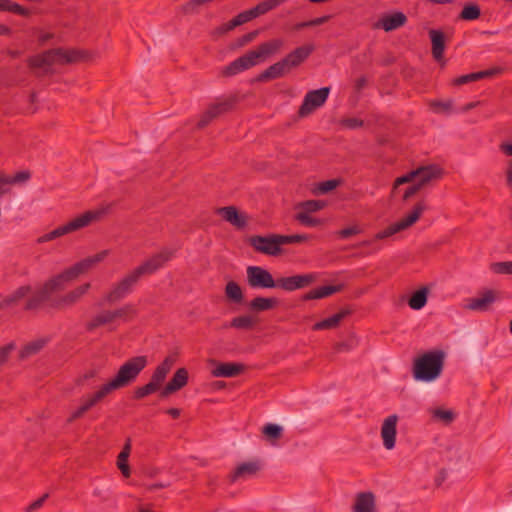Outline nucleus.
Instances as JSON below:
<instances>
[{
    "label": "nucleus",
    "instance_id": "9d476101",
    "mask_svg": "<svg viewBox=\"0 0 512 512\" xmlns=\"http://www.w3.org/2000/svg\"><path fill=\"white\" fill-rule=\"evenodd\" d=\"M250 245L260 253L276 256L281 253V235L253 236L250 238Z\"/></svg>",
    "mask_w": 512,
    "mask_h": 512
},
{
    "label": "nucleus",
    "instance_id": "e433bc0d",
    "mask_svg": "<svg viewBox=\"0 0 512 512\" xmlns=\"http://www.w3.org/2000/svg\"><path fill=\"white\" fill-rule=\"evenodd\" d=\"M278 304V300L276 298H266V297H255L249 303V308L255 312L268 311L276 307Z\"/></svg>",
    "mask_w": 512,
    "mask_h": 512
},
{
    "label": "nucleus",
    "instance_id": "a878e982",
    "mask_svg": "<svg viewBox=\"0 0 512 512\" xmlns=\"http://www.w3.org/2000/svg\"><path fill=\"white\" fill-rule=\"evenodd\" d=\"M376 499L372 492H360L355 497L352 512H376Z\"/></svg>",
    "mask_w": 512,
    "mask_h": 512
},
{
    "label": "nucleus",
    "instance_id": "e2e57ef3",
    "mask_svg": "<svg viewBox=\"0 0 512 512\" xmlns=\"http://www.w3.org/2000/svg\"><path fill=\"white\" fill-rule=\"evenodd\" d=\"M47 498H48V494H44L42 497H40L39 499H37L36 501H34L33 503H31L29 505L28 511H34V510L40 508Z\"/></svg>",
    "mask_w": 512,
    "mask_h": 512
},
{
    "label": "nucleus",
    "instance_id": "a18cd8bd",
    "mask_svg": "<svg viewBox=\"0 0 512 512\" xmlns=\"http://www.w3.org/2000/svg\"><path fill=\"white\" fill-rule=\"evenodd\" d=\"M46 344L44 339H38L26 344L20 351V357L26 358L38 353Z\"/></svg>",
    "mask_w": 512,
    "mask_h": 512
},
{
    "label": "nucleus",
    "instance_id": "bb28decb",
    "mask_svg": "<svg viewBox=\"0 0 512 512\" xmlns=\"http://www.w3.org/2000/svg\"><path fill=\"white\" fill-rule=\"evenodd\" d=\"M501 72H502V68H500V67H494V68L487 69L484 71L473 72V73H469V74L462 75V76L455 78L452 81V84L455 86H460V85H464V84H467L470 82L479 81L484 78L493 77L495 75L500 74Z\"/></svg>",
    "mask_w": 512,
    "mask_h": 512
},
{
    "label": "nucleus",
    "instance_id": "f8f14e48",
    "mask_svg": "<svg viewBox=\"0 0 512 512\" xmlns=\"http://www.w3.org/2000/svg\"><path fill=\"white\" fill-rule=\"evenodd\" d=\"M330 89L323 87L317 90L309 91L299 108V115L304 117L312 113L315 109L321 107L327 100Z\"/></svg>",
    "mask_w": 512,
    "mask_h": 512
},
{
    "label": "nucleus",
    "instance_id": "2eb2a0df",
    "mask_svg": "<svg viewBox=\"0 0 512 512\" xmlns=\"http://www.w3.org/2000/svg\"><path fill=\"white\" fill-rule=\"evenodd\" d=\"M499 298V293L493 289H486L477 297L468 299L465 308L471 311L485 312Z\"/></svg>",
    "mask_w": 512,
    "mask_h": 512
},
{
    "label": "nucleus",
    "instance_id": "39448f33",
    "mask_svg": "<svg viewBox=\"0 0 512 512\" xmlns=\"http://www.w3.org/2000/svg\"><path fill=\"white\" fill-rule=\"evenodd\" d=\"M446 353L435 349L428 351L414 360L413 377L415 380L431 382L437 379L444 368Z\"/></svg>",
    "mask_w": 512,
    "mask_h": 512
},
{
    "label": "nucleus",
    "instance_id": "c756f323",
    "mask_svg": "<svg viewBox=\"0 0 512 512\" xmlns=\"http://www.w3.org/2000/svg\"><path fill=\"white\" fill-rule=\"evenodd\" d=\"M429 37L432 44V56L436 61H441L445 51V35L441 30L431 29Z\"/></svg>",
    "mask_w": 512,
    "mask_h": 512
},
{
    "label": "nucleus",
    "instance_id": "864d4df0",
    "mask_svg": "<svg viewBox=\"0 0 512 512\" xmlns=\"http://www.w3.org/2000/svg\"><path fill=\"white\" fill-rule=\"evenodd\" d=\"M339 184H340V181L337 179L327 180V181L321 182L318 185L317 190L321 194H326V193L332 191L333 189H335Z\"/></svg>",
    "mask_w": 512,
    "mask_h": 512
},
{
    "label": "nucleus",
    "instance_id": "f03ea898",
    "mask_svg": "<svg viewBox=\"0 0 512 512\" xmlns=\"http://www.w3.org/2000/svg\"><path fill=\"white\" fill-rule=\"evenodd\" d=\"M83 58V52L79 50H64L61 48L50 49L41 54L29 57L28 66L34 71L36 76H41L50 72L55 64H68L77 62Z\"/></svg>",
    "mask_w": 512,
    "mask_h": 512
},
{
    "label": "nucleus",
    "instance_id": "4d7b16f0",
    "mask_svg": "<svg viewBox=\"0 0 512 512\" xmlns=\"http://www.w3.org/2000/svg\"><path fill=\"white\" fill-rule=\"evenodd\" d=\"M178 358V352H172L162 362V378L164 377L165 371L169 370Z\"/></svg>",
    "mask_w": 512,
    "mask_h": 512
},
{
    "label": "nucleus",
    "instance_id": "2f4dec72",
    "mask_svg": "<svg viewBox=\"0 0 512 512\" xmlns=\"http://www.w3.org/2000/svg\"><path fill=\"white\" fill-rule=\"evenodd\" d=\"M160 267V256L154 255L150 259L132 270L133 274L140 280L142 277L155 273Z\"/></svg>",
    "mask_w": 512,
    "mask_h": 512
},
{
    "label": "nucleus",
    "instance_id": "774afa93",
    "mask_svg": "<svg viewBox=\"0 0 512 512\" xmlns=\"http://www.w3.org/2000/svg\"><path fill=\"white\" fill-rule=\"evenodd\" d=\"M501 151L508 156H512V143L501 144Z\"/></svg>",
    "mask_w": 512,
    "mask_h": 512
},
{
    "label": "nucleus",
    "instance_id": "a211bd4d",
    "mask_svg": "<svg viewBox=\"0 0 512 512\" xmlns=\"http://www.w3.org/2000/svg\"><path fill=\"white\" fill-rule=\"evenodd\" d=\"M109 253V250H102L93 256H89L75 263L73 266L68 268L70 270V273L72 274V277L76 279L81 274L86 273L95 265L102 262L109 255Z\"/></svg>",
    "mask_w": 512,
    "mask_h": 512
},
{
    "label": "nucleus",
    "instance_id": "58836bf2",
    "mask_svg": "<svg viewBox=\"0 0 512 512\" xmlns=\"http://www.w3.org/2000/svg\"><path fill=\"white\" fill-rule=\"evenodd\" d=\"M428 289L422 287L412 294L408 300V305L413 310H420L427 303Z\"/></svg>",
    "mask_w": 512,
    "mask_h": 512
},
{
    "label": "nucleus",
    "instance_id": "ea45409f",
    "mask_svg": "<svg viewBox=\"0 0 512 512\" xmlns=\"http://www.w3.org/2000/svg\"><path fill=\"white\" fill-rule=\"evenodd\" d=\"M344 316H345L344 312L336 313V314L332 315L331 317H328L322 321L315 323L312 329L315 331H318V330H326V329L335 328L338 326V324L344 318Z\"/></svg>",
    "mask_w": 512,
    "mask_h": 512
},
{
    "label": "nucleus",
    "instance_id": "9b49d317",
    "mask_svg": "<svg viewBox=\"0 0 512 512\" xmlns=\"http://www.w3.org/2000/svg\"><path fill=\"white\" fill-rule=\"evenodd\" d=\"M235 104L233 98H225L211 104L200 116L197 123L198 128H204L217 117L230 111Z\"/></svg>",
    "mask_w": 512,
    "mask_h": 512
},
{
    "label": "nucleus",
    "instance_id": "473e14b6",
    "mask_svg": "<svg viewBox=\"0 0 512 512\" xmlns=\"http://www.w3.org/2000/svg\"><path fill=\"white\" fill-rule=\"evenodd\" d=\"M31 293V286L24 285L17 288L10 295L6 296L0 301V308H7L17 305L21 300L26 298Z\"/></svg>",
    "mask_w": 512,
    "mask_h": 512
},
{
    "label": "nucleus",
    "instance_id": "a19ab883",
    "mask_svg": "<svg viewBox=\"0 0 512 512\" xmlns=\"http://www.w3.org/2000/svg\"><path fill=\"white\" fill-rule=\"evenodd\" d=\"M225 295L231 302L236 304L241 303L244 299L241 287L234 281H229L226 284Z\"/></svg>",
    "mask_w": 512,
    "mask_h": 512
},
{
    "label": "nucleus",
    "instance_id": "4c0bfd02",
    "mask_svg": "<svg viewBox=\"0 0 512 512\" xmlns=\"http://www.w3.org/2000/svg\"><path fill=\"white\" fill-rule=\"evenodd\" d=\"M131 445L128 441L123 447L122 451L119 453L117 457V467L121 471L122 475L125 478H128L131 474L130 467L128 464V457L130 455Z\"/></svg>",
    "mask_w": 512,
    "mask_h": 512
},
{
    "label": "nucleus",
    "instance_id": "3c124183",
    "mask_svg": "<svg viewBox=\"0 0 512 512\" xmlns=\"http://www.w3.org/2000/svg\"><path fill=\"white\" fill-rule=\"evenodd\" d=\"M432 416L445 424L451 423L454 419V413L451 410H443L440 408L434 409L432 411Z\"/></svg>",
    "mask_w": 512,
    "mask_h": 512
},
{
    "label": "nucleus",
    "instance_id": "6e6552de",
    "mask_svg": "<svg viewBox=\"0 0 512 512\" xmlns=\"http://www.w3.org/2000/svg\"><path fill=\"white\" fill-rule=\"evenodd\" d=\"M138 282L139 280L137 277L133 274L132 271H130L120 281L111 287L110 291L103 297L102 302H100L99 305L104 303L112 304L122 300L127 295L132 293Z\"/></svg>",
    "mask_w": 512,
    "mask_h": 512
},
{
    "label": "nucleus",
    "instance_id": "de8ad7c7",
    "mask_svg": "<svg viewBox=\"0 0 512 512\" xmlns=\"http://www.w3.org/2000/svg\"><path fill=\"white\" fill-rule=\"evenodd\" d=\"M490 270L495 274H512V261L493 262Z\"/></svg>",
    "mask_w": 512,
    "mask_h": 512
},
{
    "label": "nucleus",
    "instance_id": "69168bd1",
    "mask_svg": "<svg viewBox=\"0 0 512 512\" xmlns=\"http://www.w3.org/2000/svg\"><path fill=\"white\" fill-rule=\"evenodd\" d=\"M432 107L436 112L448 110L450 108L449 103H443V102H434L432 103Z\"/></svg>",
    "mask_w": 512,
    "mask_h": 512
},
{
    "label": "nucleus",
    "instance_id": "20e7f679",
    "mask_svg": "<svg viewBox=\"0 0 512 512\" xmlns=\"http://www.w3.org/2000/svg\"><path fill=\"white\" fill-rule=\"evenodd\" d=\"M313 45H303L297 47L289 54H287L280 61L270 65L257 77V81L266 82L274 79L284 77L289 74L293 69L299 67L313 52Z\"/></svg>",
    "mask_w": 512,
    "mask_h": 512
},
{
    "label": "nucleus",
    "instance_id": "79ce46f5",
    "mask_svg": "<svg viewBox=\"0 0 512 512\" xmlns=\"http://www.w3.org/2000/svg\"><path fill=\"white\" fill-rule=\"evenodd\" d=\"M287 0H265L257 4L255 7L251 8L254 17H258L260 15H263L272 9L278 7L279 5L283 4Z\"/></svg>",
    "mask_w": 512,
    "mask_h": 512
},
{
    "label": "nucleus",
    "instance_id": "7c9ffc66",
    "mask_svg": "<svg viewBox=\"0 0 512 512\" xmlns=\"http://www.w3.org/2000/svg\"><path fill=\"white\" fill-rule=\"evenodd\" d=\"M158 389H160V365L155 368L151 381L135 390L134 398L142 399L156 392Z\"/></svg>",
    "mask_w": 512,
    "mask_h": 512
},
{
    "label": "nucleus",
    "instance_id": "c9c22d12",
    "mask_svg": "<svg viewBox=\"0 0 512 512\" xmlns=\"http://www.w3.org/2000/svg\"><path fill=\"white\" fill-rule=\"evenodd\" d=\"M50 299V295L41 287L35 293H33L27 300L24 309L25 310H37L43 303Z\"/></svg>",
    "mask_w": 512,
    "mask_h": 512
},
{
    "label": "nucleus",
    "instance_id": "09e8293b",
    "mask_svg": "<svg viewBox=\"0 0 512 512\" xmlns=\"http://www.w3.org/2000/svg\"><path fill=\"white\" fill-rule=\"evenodd\" d=\"M262 432L267 438L277 440L282 436V427L269 423L263 427Z\"/></svg>",
    "mask_w": 512,
    "mask_h": 512
},
{
    "label": "nucleus",
    "instance_id": "423d86ee",
    "mask_svg": "<svg viewBox=\"0 0 512 512\" xmlns=\"http://www.w3.org/2000/svg\"><path fill=\"white\" fill-rule=\"evenodd\" d=\"M426 209V203L424 201H419L413 207L412 211L409 212L405 217H403L398 222L391 224L386 229L375 234L374 240H383L393 236L396 233L406 230L420 219L421 215Z\"/></svg>",
    "mask_w": 512,
    "mask_h": 512
},
{
    "label": "nucleus",
    "instance_id": "bf43d9fd",
    "mask_svg": "<svg viewBox=\"0 0 512 512\" xmlns=\"http://www.w3.org/2000/svg\"><path fill=\"white\" fill-rule=\"evenodd\" d=\"M6 11L12 12L17 15H27L28 11L21 5L9 0V5Z\"/></svg>",
    "mask_w": 512,
    "mask_h": 512
},
{
    "label": "nucleus",
    "instance_id": "f704fd0d",
    "mask_svg": "<svg viewBox=\"0 0 512 512\" xmlns=\"http://www.w3.org/2000/svg\"><path fill=\"white\" fill-rule=\"evenodd\" d=\"M343 288H344L343 284L318 287L316 289L309 291L305 295L304 299L313 300V299L326 298V297L331 296L332 294L342 291Z\"/></svg>",
    "mask_w": 512,
    "mask_h": 512
},
{
    "label": "nucleus",
    "instance_id": "4be33fe9",
    "mask_svg": "<svg viewBox=\"0 0 512 512\" xmlns=\"http://www.w3.org/2000/svg\"><path fill=\"white\" fill-rule=\"evenodd\" d=\"M31 178L29 171H19L13 176L0 172V197L11 192L10 185L27 182Z\"/></svg>",
    "mask_w": 512,
    "mask_h": 512
},
{
    "label": "nucleus",
    "instance_id": "603ef678",
    "mask_svg": "<svg viewBox=\"0 0 512 512\" xmlns=\"http://www.w3.org/2000/svg\"><path fill=\"white\" fill-rule=\"evenodd\" d=\"M308 239H309V236L306 234L281 235L282 245L303 243V242L307 241Z\"/></svg>",
    "mask_w": 512,
    "mask_h": 512
},
{
    "label": "nucleus",
    "instance_id": "b1692460",
    "mask_svg": "<svg viewBox=\"0 0 512 512\" xmlns=\"http://www.w3.org/2000/svg\"><path fill=\"white\" fill-rule=\"evenodd\" d=\"M73 280L75 279L67 268L62 273L46 281L42 287L51 296L55 292L62 291Z\"/></svg>",
    "mask_w": 512,
    "mask_h": 512
},
{
    "label": "nucleus",
    "instance_id": "412c9836",
    "mask_svg": "<svg viewBox=\"0 0 512 512\" xmlns=\"http://www.w3.org/2000/svg\"><path fill=\"white\" fill-rule=\"evenodd\" d=\"M284 45L285 41L283 39L274 38L261 43L256 49H254V51L262 63L266 61V59L280 52Z\"/></svg>",
    "mask_w": 512,
    "mask_h": 512
},
{
    "label": "nucleus",
    "instance_id": "7ed1b4c3",
    "mask_svg": "<svg viewBox=\"0 0 512 512\" xmlns=\"http://www.w3.org/2000/svg\"><path fill=\"white\" fill-rule=\"evenodd\" d=\"M110 206H102L94 210H88L71 219L67 223L58 226L52 231L43 234L37 239L38 244L53 241L62 236L74 233L85 227H88L91 223L100 221L105 215L108 214Z\"/></svg>",
    "mask_w": 512,
    "mask_h": 512
},
{
    "label": "nucleus",
    "instance_id": "aec40b11",
    "mask_svg": "<svg viewBox=\"0 0 512 512\" xmlns=\"http://www.w3.org/2000/svg\"><path fill=\"white\" fill-rule=\"evenodd\" d=\"M407 22V17L403 12H394L390 15L381 17L374 23V29H383L385 32H391L404 26Z\"/></svg>",
    "mask_w": 512,
    "mask_h": 512
},
{
    "label": "nucleus",
    "instance_id": "338daca9",
    "mask_svg": "<svg viewBox=\"0 0 512 512\" xmlns=\"http://www.w3.org/2000/svg\"><path fill=\"white\" fill-rule=\"evenodd\" d=\"M506 182L507 185L512 188V160L508 163V168L506 170Z\"/></svg>",
    "mask_w": 512,
    "mask_h": 512
},
{
    "label": "nucleus",
    "instance_id": "680f3d73",
    "mask_svg": "<svg viewBox=\"0 0 512 512\" xmlns=\"http://www.w3.org/2000/svg\"><path fill=\"white\" fill-rule=\"evenodd\" d=\"M12 349H13L12 344H8L0 349V364H3L4 362L7 361Z\"/></svg>",
    "mask_w": 512,
    "mask_h": 512
},
{
    "label": "nucleus",
    "instance_id": "49530a36",
    "mask_svg": "<svg viewBox=\"0 0 512 512\" xmlns=\"http://www.w3.org/2000/svg\"><path fill=\"white\" fill-rule=\"evenodd\" d=\"M325 207V202L321 200H307L299 205V212H307L308 214L317 212Z\"/></svg>",
    "mask_w": 512,
    "mask_h": 512
},
{
    "label": "nucleus",
    "instance_id": "c03bdc74",
    "mask_svg": "<svg viewBox=\"0 0 512 512\" xmlns=\"http://www.w3.org/2000/svg\"><path fill=\"white\" fill-rule=\"evenodd\" d=\"M481 10L477 4H467L463 7L459 18L465 21H473L480 17Z\"/></svg>",
    "mask_w": 512,
    "mask_h": 512
},
{
    "label": "nucleus",
    "instance_id": "72a5a7b5",
    "mask_svg": "<svg viewBox=\"0 0 512 512\" xmlns=\"http://www.w3.org/2000/svg\"><path fill=\"white\" fill-rule=\"evenodd\" d=\"M259 470V465L257 462H246L242 463L235 471L231 474L230 480L231 482H235L238 479H246L250 476L255 475Z\"/></svg>",
    "mask_w": 512,
    "mask_h": 512
},
{
    "label": "nucleus",
    "instance_id": "13d9d810",
    "mask_svg": "<svg viewBox=\"0 0 512 512\" xmlns=\"http://www.w3.org/2000/svg\"><path fill=\"white\" fill-rule=\"evenodd\" d=\"M342 126L348 129H357L363 126V121L359 118H346L341 121Z\"/></svg>",
    "mask_w": 512,
    "mask_h": 512
},
{
    "label": "nucleus",
    "instance_id": "cd10ccee",
    "mask_svg": "<svg viewBox=\"0 0 512 512\" xmlns=\"http://www.w3.org/2000/svg\"><path fill=\"white\" fill-rule=\"evenodd\" d=\"M254 15L251 9L243 11L239 13L236 17H234L232 20L222 24L218 28L215 29L214 34L216 35H223L231 30H233L235 27L242 25L244 23L249 22L250 20L254 19Z\"/></svg>",
    "mask_w": 512,
    "mask_h": 512
},
{
    "label": "nucleus",
    "instance_id": "8fccbe9b",
    "mask_svg": "<svg viewBox=\"0 0 512 512\" xmlns=\"http://www.w3.org/2000/svg\"><path fill=\"white\" fill-rule=\"evenodd\" d=\"M296 220L307 227H315L321 223L319 219L312 217L307 212H298L296 214Z\"/></svg>",
    "mask_w": 512,
    "mask_h": 512
},
{
    "label": "nucleus",
    "instance_id": "5701e85b",
    "mask_svg": "<svg viewBox=\"0 0 512 512\" xmlns=\"http://www.w3.org/2000/svg\"><path fill=\"white\" fill-rule=\"evenodd\" d=\"M416 182L423 188L433 180L440 179L442 169L436 165L422 166L414 170Z\"/></svg>",
    "mask_w": 512,
    "mask_h": 512
},
{
    "label": "nucleus",
    "instance_id": "ddd939ff",
    "mask_svg": "<svg viewBox=\"0 0 512 512\" xmlns=\"http://www.w3.org/2000/svg\"><path fill=\"white\" fill-rule=\"evenodd\" d=\"M261 61L259 60L256 52L254 50H250L241 57L232 61L228 66H226L222 74L224 76H233L245 70H248L258 64Z\"/></svg>",
    "mask_w": 512,
    "mask_h": 512
},
{
    "label": "nucleus",
    "instance_id": "f257e3e1",
    "mask_svg": "<svg viewBox=\"0 0 512 512\" xmlns=\"http://www.w3.org/2000/svg\"><path fill=\"white\" fill-rule=\"evenodd\" d=\"M146 363L144 356L133 357L126 361L120 366L114 378L102 385L96 392L81 398L80 406L71 413L67 421L71 423L83 417L86 412L100 403L110 393L130 385L145 368Z\"/></svg>",
    "mask_w": 512,
    "mask_h": 512
},
{
    "label": "nucleus",
    "instance_id": "0eeeda50",
    "mask_svg": "<svg viewBox=\"0 0 512 512\" xmlns=\"http://www.w3.org/2000/svg\"><path fill=\"white\" fill-rule=\"evenodd\" d=\"M133 312L134 308L130 304H126L115 310H102L86 323V330L91 332L100 326L112 324L117 319H125Z\"/></svg>",
    "mask_w": 512,
    "mask_h": 512
},
{
    "label": "nucleus",
    "instance_id": "6ab92c4d",
    "mask_svg": "<svg viewBox=\"0 0 512 512\" xmlns=\"http://www.w3.org/2000/svg\"><path fill=\"white\" fill-rule=\"evenodd\" d=\"M216 212L237 229H243L247 225L248 217L246 213L239 212L235 206L221 207Z\"/></svg>",
    "mask_w": 512,
    "mask_h": 512
},
{
    "label": "nucleus",
    "instance_id": "1a4fd4ad",
    "mask_svg": "<svg viewBox=\"0 0 512 512\" xmlns=\"http://www.w3.org/2000/svg\"><path fill=\"white\" fill-rule=\"evenodd\" d=\"M247 282L254 289H273L276 288L277 282L272 274L265 268L260 266H249L246 270Z\"/></svg>",
    "mask_w": 512,
    "mask_h": 512
},
{
    "label": "nucleus",
    "instance_id": "0e129e2a",
    "mask_svg": "<svg viewBox=\"0 0 512 512\" xmlns=\"http://www.w3.org/2000/svg\"><path fill=\"white\" fill-rule=\"evenodd\" d=\"M329 19H330V16L326 15V16H322V17H318V18L309 20L308 24H310V27L318 26V25H322V24L326 23Z\"/></svg>",
    "mask_w": 512,
    "mask_h": 512
},
{
    "label": "nucleus",
    "instance_id": "6e6d98bb",
    "mask_svg": "<svg viewBox=\"0 0 512 512\" xmlns=\"http://www.w3.org/2000/svg\"><path fill=\"white\" fill-rule=\"evenodd\" d=\"M362 232L361 228L358 225L350 226L344 228L338 232L340 238L346 239L350 236L360 234Z\"/></svg>",
    "mask_w": 512,
    "mask_h": 512
},
{
    "label": "nucleus",
    "instance_id": "37998d69",
    "mask_svg": "<svg viewBox=\"0 0 512 512\" xmlns=\"http://www.w3.org/2000/svg\"><path fill=\"white\" fill-rule=\"evenodd\" d=\"M256 324V318L251 315H242L231 320L229 326L236 329H252Z\"/></svg>",
    "mask_w": 512,
    "mask_h": 512
},
{
    "label": "nucleus",
    "instance_id": "052dcab7",
    "mask_svg": "<svg viewBox=\"0 0 512 512\" xmlns=\"http://www.w3.org/2000/svg\"><path fill=\"white\" fill-rule=\"evenodd\" d=\"M421 189L422 187L417 182H415L413 185H411L405 190L403 194V200L407 201L409 198L418 193Z\"/></svg>",
    "mask_w": 512,
    "mask_h": 512
},
{
    "label": "nucleus",
    "instance_id": "f3484780",
    "mask_svg": "<svg viewBox=\"0 0 512 512\" xmlns=\"http://www.w3.org/2000/svg\"><path fill=\"white\" fill-rule=\"evenodd\" d=\"M398 416L390 415L384 419L381 426V438L387 450H392L396 444Z\"/></svg>",
    "mask_w": 512,
    "mask_h": 512
},
{
    "label": "nucleus",
    "instance_id": "c85d7f7f",
    "mask_svg": "<svg viewBox=\"0 0 512 512\" xmlns=\"http://www.w3.org/2000/svg\"><path fill=\"white\" fill-rule=\"evenodd\" d=\"M245 369V366L240 363L225 362L218 364L213 370L212 375L214 377H225L231 378L241 374Z\"/></svg>",
    "mask_w": 512,
    "mask_h": 512
},
{
    "label": "nucleus",
    "instance_id": "393cba45",
    "mask_svg": "<svg viewBox=\"0 0 512 512\" xmlns=\"http://www.w3.org/2000/svg\"><path fill=\"white\" fill-rule=\"evenodd\" d=\"M188 383V371L185 368H179L174 373L171 380L162 387V396L171 395L182 389Z\"/></svg>",
    "mask_w": 512,
    "mask_h": 512
},
{
    "label": "nucleus",
    "instance_id": "dca6fc26",
    "mask_svg": "<svg viewBox=\"0 0 512 512\" xmlns=\"http://www.w3.org/2000/svg\"><path fill=\"white\" fill-rule=\"evenodd\" d=\"M316 278V275L313 273L281 277L276 280V288H281L285 291H294L308 286L309 284L313 283Z\"/></svg>",
    "mask_w": 512,
    "mask_h": 512
},
{
    "label": "nucleus",
    "instance_id": "4468645a",
    "mask_svg": "<svg viewBox=\"0 0 512 512\" xmlns=\"http://www.w3.org/2000/svg\"><path fill=\"white\" fill-rule=\"evenodd\" d=\"M90 287V283H84L76 287L75 289L69 291L65 295H62L54 299L51 302V307L59 310L72 307L73 305L80 301V299L88 292Z\"/></svg>",
    "mask_w": 512,
    "mask_h": 512
},
{
    "label": "nucleus",
    "instance_id": "5fc2aeb1",
    "mask_svg": "<svg viewBox=\"0 0 512 512\" xmlns=\"http://www.w3.org/2000/svg\"><path fill=\"white\" fill-rule=\"evenodd\" d=\"M416 180L414 170L408 172L407 174L396 178L393 184V191H395L400 185L411 183Z\"/></svg>",
    "mask_w": 512,
    "mask_h": 512
}]
</instances>
